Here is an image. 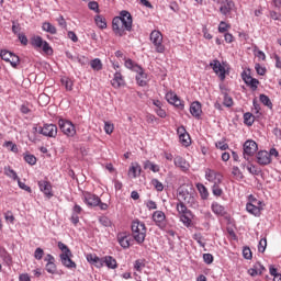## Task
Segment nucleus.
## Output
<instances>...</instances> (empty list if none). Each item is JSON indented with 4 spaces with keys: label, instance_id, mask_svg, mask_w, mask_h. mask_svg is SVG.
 <instances>
[{
    "label": "nucleus",
    "instance_id": "1",
    "mask_svg": "<svg viewBox=\"0 0 281 281\" xmlns=\"http://www.w3.org/2000/svg\"><path fill=\"white\" fill-rule=\"evenodd\" d=\"M112 30L116 36H124L126 32L133 30V16L128 11H121L120 16L112 20Z\"/></svg>",
    "mask_w": 281,
    "mask_h": 281
},
{
    "label": "nucleus",
    "instance_id": "2",
    "mask_svg": "<svg viewBox=\"0 0 281 281\" xmlns=\"http://www.w3.org/2000/svg\"><path fill=\"white\" fill-rule=\"evenodd\" d=\"M132 237L137 243V245H144V240H146V224L144 222H140L139 220H136L132 222Z\"/></svg>",
    "mask_w": 281,
    "mask_h": 281
},
{
    "label": "nucleus",
    "instance_id": "3",
    "mask_svg": "<svg viewBox=\"0 0 281 281\" xmlns=\"http://www.w3.org/2000/svg\"><path fill=\"white\" fill-rule=\"evenodd\" d=\"M125 67L127 69H132V71H136V82L139 85V87H146V80L147 75L144 72V68H142L139 65L135 64L133 59H125Z\"/></svg>",
    "mask_w": 281,
    "mask_h": 281
},
{
    "label": "nucleus",
    "instance_id": "4",
    "mask_svg": "<svg viewBox=\"0 0 281 281\" xmlns=\"http://www.w3.org/2000/svg\"><path fill=\"white\" fill-rule=\"evenodd\" d=\"M83 203L88 205V207H100V210H109V204L102 202L100 196L92 193H83Z\"/></svg>",
    "mask_w": 281,
    "mask_h": 281
},
{
    "label": "nucleus",
    "instance_id": "5",
    "mask_svg": "<svg viewBox=\"0 0 281 281\" xmlns=\"http://www.w3.org/2000/svg\"><path fill=\"white\" fill-rule=\"evenodd\" d=\"M179 199L187 205H190V207L196 205V198H194V190L192 188L190 190L181 188L179 190Z\"/></svg>",
    "mask_w": 281,
    "mask_h": 281
},
{
    "label": "nucleus",
    "instance_id": "6",
    "mask_svg": "<svg viewBox=\"0 0 281 281\" xmlns=\"http://www.w3.org/2000/svg\"><path fill=\"white\" fill-rule=\"evenodd\" d=\"M149 38L158 54H164V52H166V47L164 46V35L161 32L153 31Z\"/></svg>",
    "mask_w": 281,
    "mask_h": 281
},
{
    "label": "nucleus",
    "instance_id": "7",
    "mask_svg": "<svg viewBox=\"0 0 281 281\" xmlns=\"http://www.w3.org/2000/svg\"><path fill=\"white\" fill-rule=\"evenodd\" d=\"M59 128L64 135H67V137H74L76 135V126L71 121L63 120L60 119L58 121Z\"/></svg>",
    "mask_w": 281,
    "mask_h": 281
},
{
    "label": "nucleus",
    "instance_id": "8",
    "mask_svg": "<svg viewBox=\"0 0 281 281\" xmlns=\"http://www.w3.org/2000/svg\"><path fill=\"white\" fill-rule=\"evenodd\" d=\"M258 153V144L255 140H246L244 143V159L249 161L250 157H254Z\"/></svg>",
    "mask_w": 281,
    "mask_h": 281
},
{
    "label": "nucleus",
    "instance_id": "9",
    "mask_svg": "<svg viewBox=\"0 0 281 281\" xmlns=\"http://www.w3.org/2000/svg\"><path fill=\"white\" fill-rule=\"evenodd\" d=\"M218 3L223 16H229L236 10V3L233 0H221Z\"/></svg>",
    "mask_w": 281,
    "mask_h": 281
},
{
    "label": "nucleus",
    "instance_id": "10",
    "mask_svg": "<svg viewBox=\"0 0 281 281\" xmlns=\"http://www.w3.org/2000/svg\"><path fill=\"white\" fill-rule=\"evenodd\" d=\"M0 57L2 60H5V63H10L14 68L19 67L20 58L14 53L10 50H1Z\"/></svg>",
    "mask_w": 281,
    "mask_h": 281
},
{
    "label": "nucleus",
    "instance_id": "11",
    "mask_svg": "<svg viewBox=\"0 0 281 281\" xmlns=\"http://www.w3.org/2000/svg\"><path fill=\"white\" fill-rule=\"evenodd\" d=\"M153 221L161 229L166 232L167 223H166V213L164 211H156L153 214Z\"/></svg>",
    "mask_w": 281,
    "mask_h": 281
},
{
    "label": "nucleus",
    "instance_id": "12",
    "mask_svg": "<svg viewBox=\"0 0 281 281\" xmlns=\"http://www.w3.org/2000/svg\"><path fill=\"white\" fill-rule=\"evenodd\" d=\"M38 133L45 137H56L58 135V127L54 124H44L38 128Z\"/></svg>",
    "mask_w": 281,
    "mask_h": 281
},
{
    "label": "nucleus",
    "instance_id": "13",
    "mask_svg": "<svg viewBox=\"0 0 281 281\" xmlns=\"http://www.w3.org/2000/svg\"><path fill=\"white\" fill-rule=\"evenodd\" d=\"M205 179L213 183V186L217 183H223V176L212 169H206Z\"/></svg>",
    "mask_w": 281,
    "mask_h": 281
},
{
    "label": "nucleus",
    "instance_id": "14",
    "mask_svg": "<svg viewBox=\"0 0 281 281\" xmlns=\"http://www.w3.org/2000/svg\"><path fill=\"white\" fill-rule=\"evenodd\" d=\"M37 186L41 190V192H43V194L48 198L52 199V196H54V192H52V183L47 180H40L37 182Z\"/></svg>",
    "mask_w": 281,
    "mask_h": 281
},
{
    "label": "nucleus",
    "instance_id": "15",
    "mask_svg": "<svg viewBox=\"0 0 281 281\" xmlns=\"http://www.w3.org/2000/svg\"><path fill=\"white\" fill-rule=\"evenodd\" d=\"M210 67H212L213 71L218 76L220 80H225V67L221 65L218 59L211 61Z\"/></svg>",
    "mask_w": 281,
    "mask_h": 281
},
{
    "label": "nucleus",
    "instance_id": "16",
    "mask_svg": "<svg viewBox=\"0 0 281 281\" xmlns=\"http://www.w3.org/2000/svg\"><path fill=\"white\" fill-rule=\"evenodd\" d=\"M166 100L167 102H169V104H173V106L183 111V106H184L183 102L181 101V99H179V97L175 92H168L166 94Z\"/></svg>",
    "mask_w": 281,
    "mask_h": 281
},
{
    "label": "nucleus",
    "instance_id": "17",
    "mask_svg": "<svg viewBox=\"0 0 281 281\" xmlns=\"http://www.w3.org/2000/svg\"><path fill=\"white\" fill-rule=\"evenodd\" d=\"M177 134L179 135L182 146H190V134H188V131H186L183 125L177 128Z\"/></svg>",
    "mask_w": 281,
    "mask_h": 281
},
{
    "label": "nucleus",
    "instance_id": "18",
    "mask_svg": "<svg viewBox=\"0 0 281 281\" xmlns=\"http://www.w3.org/2000/svg\"><path fill=\"white\" fill-rule=\"evenodd\" d=\"M257 164L259 166H269L271 164V157L269 155V151L267 150H260L257 153Z\"/></svg>",
    "mask_w": 281,
    "mask_h": 281
},
{
    "label": "nucleus",
    "instance_id": "19",
    "mask_svg": "<svg viewBox=\"0 0 281 281\" xmlns=\"http://www.w3.org/2000/svg\"><path fill=\"white\" fill-rule=\"evenodd\" d=\"M87 260L90 262V265H93L97 267V269H102L104 267V258H100L97 255L89 254L87 255Z\"/></svg>",
    "mask_w": 281,
    "mask_h": 281
},
{
    "label": "nucleus",
    "instance_id": "20",
    "mask_svg": "<svg viewBox=\"0 0 281 281\" xmlns=\"http://www.w3.org/2000/svg\"><path fill=\"white\" fill-rule=\"evenodd\" d=\"M173 164L177 168H180L182 172H188V170H190V164L181 156H177L173 159Z\"/></svg>",
    "mask_w": 281,
    "mask_h": 281
},
{
    "label": "nucleus",
    "instance_id": "21",
    "mask_svg": "<svg viewBox=\"0 0 281 281\" xmlns=\"http://www.w3.org/2000/svg\"><path fill=\"white\" fill-rule=\"evenodd\" d=\"M71 252L59 255L61 265H64V267H66L67 269H76V263L74 262V260H71Z\"/></svg>",
    "mask_w": 281,
    "mask_h": 281
},
{
    "label": "nucleus",
    "instance_id": "22",
    "mask_svg": "<svg viewBox=\"0 0 281 281\" xmlns=\"http://www.w3.org/2000/svg\"><path fill=\"white\" fill-rule=\"evenodd\" d=\"M190 113L193 117H196V120H199V117H201V113H203V110L201 109V102L194 101L193 103H191Z\"/></svg>",
    "mask_w": 281,
    "mask_h": 281
},
{
    "label": "nucleus",
    "instance_id": "23",
    "mask_svg": "<svg viewBox=\"0 0 281 281\" xmlns=\"http://www.w3.org/2000/svg\"><path fill=\"white\" fill-rule=\"evenodd\" d=\"M112 87L114 89H120V87H124V77L122 76V72L116 71L114 74V78L111 81Z\"/></svg>",
    "mask_w": 281,
    "mask_h": 281
},
{
    "label": "nucleus",
    "instance_id": "24",
    "mask_svg": "<svg viewBox=\"0 0 281 281\" xmlns=\"http://www.w3.org/2000/svg\"><path fill=\"white\" fill-rule=\"evenodd\" d=\"M211 210L214 214H216V216H225V214H227L225 206L218 204V202H213L211 205Z\"/></svg>",
    "mask_w": 281,
    "mask_h": 281
},
{
    "label": "nucleus",
    "instance_id": "25",
    "mask_svg": "<svg viewBox=\"0 0 281 281\" xmlns=\"http://www.w3.org/2000/svg\"><path fill=\"white\" fill-rule=\"evenodd\" d=\"M103 265H105L108 269H117V260H115V258L112 256L103 257Z\"/></svg>",
    "mask_w": 281,
    "mask_h": 281
},
{
    "label": "nucleus",
    "instance_id": "26",
    "mask_svg": "<svg viewBox=\"0 0 281 281\" xmlns=\"http://www.w3.org/2000/svg\"><path fill=\"white\" fill-rule=\"evenodd\" d=\"M117 240L121 247H123V249H128L131 247V240L128 239V236L124 234H119Z\"/></svg>",
    "mask_w": 281,
    "mask_h": 281
},
{
    "label": "nucleus",
    "instance_id": "27",
    "mask_svg": "<svg viewBox=\"0 0 281 281\" xmlns=\"http://www.w3.org/2000/svg\"><path fill=\"white\" fill-rule=\"evenodd\" d=\"M140 172H142V167L139 166V164L135 162V164H132V167L128 170V176L135 179L137 178L138 175H140Z\"/></svg>",
    "mask_w": 281,
    "mask_h": 281
},
{
    "label": "nucleus",
    "instance_id": "28",
    "mask_svg": "<svg viewBox=\"0 0 281 281\" xmlns=\"http://www.w3.org/2000/svg\"><path fill=\"white\" fill-rule=\"evenodd\" d=\"M246 210L249 212V214H254V216H258V214H260V207L254 205L250 202L246 204Z\"/></svg>",
    "mask_w": 281,
    "mask_h": 281
},
{
    "label": "nucleus",
    "instance_id": "29",
    "mask_svg": "<svg viewBox=\"0 0 281 281\" xmlns=\"http://www.w3.org/2000/svg\"><path fill=\"white\" fill-rule=\"evenodd\" d=\"M94 21H95V25H98L100 30H106V19H104V16L97 15L94 18Z\"/></svg>",
    "mask_w": 281,
    "mask_h": 281
},
{
    "label": "nucleus",
    "instance_id": "30",
    "mask_svg": "<svg viewBox=\"0 0 281 281\" xmlns=\"http://www.w3.org/2000/svg\"><path fill=\"white\" fill-rule=\"evenodd\" d=\"M42 30H43L44 32H47L48 34H56V32H57L56 26H54V25H53L52 23H49V22L43 23Z\"/></svg>",
    "mask_w": 281,
    "mask_h": 281
},
{
    "label": "nucleus",
    "instance_id": "31",
    "mask_svg": "<svg viewBox=\"0 0 281 281\" xmlns=\"http://www.w3.org/2000/svg\"><path fill=\"white\" fill-rule=\"evenodd\" d=\"M190 216H192V212L190 211L189 213H184L181 215L180 221L183 223V225H186L187 227H190V225H192V218H190Z\"/></svg>",
    "mask_w": 281,
    "mask_h": 281
},
{
    "label": "nucleus",
    "instance_id": "32",
    "mask_svg": "<svg viewBox=\"0 0 281 281\" xmlns=\"http://www.w3.org/2000/svg\"><path fill=\"white\" fill-rule=\"evenodd\" d=\"M145 170H151V172H159V166L153 164L150 160L144 162Z\"/></svg>",
    "mask_w": 281,
    "mask_h": 281
},
{
    "label": "nucleus",
    "instance_id": "33",
    "mask_svg": "<svg viewBox=\"0 0 281 281\" xmlns=\"http://www.w3.org/2000/svg\"><path fill=\"white\" fill-rule=\"evenodd\" d=\"M259 100L262 104H265V106H268V109H273L271 99H269L266 94H260Z\"/></svg>",
    "mask_w": 281,
    "mask_h": 281
},
{
    "label": "nucleus",
    "instance_id": "34",
    "mask_svg": "<svg viewBox=\"0 0 281 281\" xmlns=\"http://www.w3.org/2000/svg\"><path fill=\"white\" fill-rule=\"evenodd\" d=\"M254 120H255V116L254 114L249 113V112H246L244 114V123L247 125V126H252L254 125Z\"/></svg>",
    "mask_w": 281,
    "mask_h": 281
},
{
    "label": "nucleus",
    "instance_id": "35",
    "mask_svg": "<svg viewBox=\"0 0 281 281\" xmlns=\"http://www.w3.org/2000/svg\"><path fill=\"white\" fill-rule=\"evenodd\" d=\"M44 42L45 41H43V37H41V36H34L31 40V44L33 45V47H38V48L43 47Z\"/></svg>",
    "mask_w": 281,
    "mask_h": 281
},
{
    "label": "nucleus",
    "instance_id": "36",
    "mask_svg": "<svg viewBox=\"0 0 281 281\" xmlns=\"http://www.w3.org/2000/svg\"><path fill=\"white\" fill-rule=\"evenodd\" d=\"M90 66L92 67V69H94V71H100L102 69V60L95 58L90 61Z\"/></svg>",
    "mask_w": 281,
    "mask_h": 281
},
{
    "label": "nucleus",
    "instance_id": "37",
    "mask_svg": "<svg viewBox=\"0 0 281 281\" xmlns=\"http://www.w3.org/2000/svg\"><path fill=\"white\" fill-rule=\"evenodd\" d=\"M184 203L186 202H180L177 205V211L179 212V214H190V210H188V206H186Z\"/></svg>",
    "mask_w": 281,
    "mask_h": 281
},
{
    "label": "nucleus",
    "instance_id": "38",
    "mask_svg": "<svg viewBox=\"0 0 281 281\" xmlns=\"http://www.w3.org/2000/svg\"><path fill=\"white\" fill-rule=\"evenodd\" d=\"M24 160L26 161V164H29L30 166H36V156L32 155V154H26L24 156Z\"/></svg>",
    "mask_w": 281,
    "mask_h": 281
},
{
    "label": "nucleus",
    "instance_id": "39",
    "mask_svg": "<svg viewBox=\"0 0 281 281\" xmlns=\"http://www.w3.org/2000/svg\"><path fill=\"white\" fill-rule=\"evenodd\" d=\"M246 85L247 87H250L252 91H256L258 89V85H260V81L256 78H252Z\"/></svg>",
    "mask_w": 281,
    "mask_h": 281
},
{
    "label": "nucleus",
    "instance_id": "40",
    "mask_svg": "<svg viewBox=\"0 0 281 281\" xmlns=\"http://www.w3.org/2000/svg\"><path fill=\"white\" fill-rule=\"evenodd\" d=\"M151 186H154V188H155V190H157V192H164V183H161L157 179L151 180Z\"/></svg>",
    "mask_w": 281,
    "mask_h": 281
},
{
    "label": "nucleus",
    "instance_id": "41",
    "mask_svg": "<svg viewBox=\"0 0 281 281\" xmlns=\"http://www.w3.org/2000/svg\"><path fill=\"white\" fill-rule=\"evenodd\" d=\"M198 190L202 195V199H206L209 196L207 188H205V186H203L202 183L198 184Z\"/></svg>",
    "mask_w": 281,
    "mask_h": 281
},
{
    "label": "nucleus",
    "instance_id": "42",
    "mask_svg": "<svg viewBox=\"0 0 281 281\" xmlns=\"http://www.w3.org/2000/svg\"><path fill=\"white\" fill-rule=\"evenodd\" d=\"M266 249H267V238H261L258 244V251L260 254H265Z\"/></svg>",
    "mask_w": 281,
    "mask_h": 281
},
{
    "label": "nucleus",
    "instance_id": "43",
    "mask_svg": "<svg viewBox=\"0 0 281 281\" xmlns=\"http://www.w3.org/2000/svg\"><path fill=\"white\" fill-rule=\"evenodd\" d=\"M220 186H221V183L213 184L212 192H213L214 196H221V194H223V189H221Z\"/></svg>",
    "mask_w": 281,
    "mask_h": 281
},
{
    "label": "nucleus",
    "instance_id": "44",
    "mask_svg": "<svg viewBox=\"0 0 281 281\" xmlns=\"http://www.w3.org/2000/svg\"><path fill=\"white\" fill-rule=\"evenodd\" d=\"M223 104H224V106H233L234 105V99H232V97H229V94L224 93Z\"/></svg>",
    "mask_w": 281,
    "mask_h": 281
},
{
    "label": "nucleus",
    "instance_id": "45",
    "mask_svg": "<svg viewBox=\"0 0 281 281\" xmlns=\"http://www.w3.org/2000/svg\"><path fill=\"white\" fill-rule=\"evenodd\" d=\"M89 10H92L93 12L100 13V4H98L97 1H91L88 3Z\"/></svg>",
    "mask_w": 281,
    "mask_h": 281
},
{
    "label": "nucleus",
    "instance_id": "46",
    "mask_svg": "<svg viewBox=\"0 0 281 281\" xmlns=\"http://www.w3.org/2000/svg\"><path fill=\"white\" fill-rule=\"evenodd\" d=\"M43 256H45L43 248H36L34 252L35 260H43Z\"/></svg>",
    "mask_w": 281,
    "mask_h": 281
},
{
    "label": "nucleus",
    "instance_id": "47",
    "mask_svg": "<svg viewBox=\"0 0 281 281\" xmlns=\"http://www.w3.org/2000/svg\"><path fill=\"white\" fill-rule=\"evenodd\" d=\"M5 148H9L12 153H19V147H16V144L12 142H5L4 143Z\"/></svg>",
    "mask_w": 281,
    "mask_h": 281
},
{
    "label": "nucleus",
    "instance_id": "48",
    "mask_svg": "<svg viewBox=\"0 0 281 281\" xmlns=\"http://www.w3.org/2000/svg\"><path fill=\"white\" fill-rule=\"evenodd\" d=\"M99 223H101L103 227H111V220L106 216L99 217Z\"/></svg>",
    "mask_w": 281,
    "mask_h": 281
},
{
    "label": "nucleus",
    "instance_id": "49",
    "mask_svg": "<svg viewBox=\"0 0 281 281\" xmlns=\"http://www.w3.org/2000/svg\"><path fill=\"white\" fill-rule=\"evenodd\" d=\"M255 69L258 76H265V74H267V68L262 67L260 64H255Z\"/></svg>",
    "mask_w": 281,
    "mask_h": 281
},
{
    "label": "nucleus",
    "instance_id": "50",
    "mask_svg": "<svg viewBox=\"0 0 281 281\" xmlns=\"http://www.w3.org/2000/svg\"><path fill=\"white\" fill-rule=\"evenodd\" d=\"M114 128L115 127L112 123H110V122L104 123V131H105L106 135H111V133H113Z\"/></svg>",
    "mask_w": 281,
    "mask_h": 281
},
{
    "label": "nucleus",
    "instance_id": "51",
    "mask_svg": "<svg viewBox=\"0 0 281 281\" xmlns=\"http://www.w3.org/2000/svg\"><path fill=\"white\" fill-rule=\"evenodd\" d=\"M45 270L47 271V273H56V263H46Z\"/></svg>",
    "mask_w": 281,
    "mask_h": 281
},
{
    "label": "nucleus",
    "instance_id": "52",
    "mask_svg": "<svg viewBox=\"0 0 281 281\" xmlns=\"http://www.w3.org/2000/svg\"><path fill=\"white\" fill-rule=\"evenodd\" d=\"M247 170L248 172H250V175H255V177H258V175H260V169L254 165L247 167Z\"/></svg>",
    "mask_w": 281,
    "mask_h": 281
},
{
    "label": "nucleus",
    "instance_id": "53",
    "mask_svg": "<svg viewBox=\"0 0 281 281\" xmlns=\"http://www.w3.org/2000/svg\"><path fill=\"white\" fill-rule=\"evenodd\" d=\"M42 49L45 54H52L54 52L52 49V46H49V43H47L46 41L43 42Z\"/></svg>",
    "mask_w": 281,
    "mask_h": 281
},
{
    "label": "nucleus",
    "instance_id": "54",
    "mask_svg": "<svg viewBox=\"0 0 281 281\" xmlns=\"http://www.w3.org/2000/svg\"><path fill=\"white\" fill-rule=\"evenodd\" d=\"M243 256L246 260H251L252 258L251 249L249 247H245L243 250Z\"/></svg>",
    "mask_w": 281,
    "mask_h": 281
},
{
    "label": "nucleus",
    "instance_id": "55",
    "mask_svg": "<svg viewBox=\"0 0 281 281\" xmlns=\"http://www.w3.org/2000/svg\"><path fill=\"white\" fill-rule=\"evenodd\" d=\"M5 175H7L8 177H10L11 179H13L14 181L19 180V176L16 175V171L13 170V169H8V170L5 171Z\"/></svg>",
    "mask_w": 281,
    "mask_h": 281
},
{
    "label": "nucleus",
    "instance_id": "56",
    "mask_svg": "<svg viewBox=\"0 0 281 281\" xmlns=\"http://www.w3.org/2000/svg\"><path fill=\"white\" fill-rule=\"evenodd\" d=\"M61 82L65 85L67 91H71V89H74V81L70 79H63Z\"/></svg>",
    "mask_w": 281,
    "mask_h": 281
},
{
    "label": "nucleus",
    "instance_id": "57",
    "mask_svg": "<svg viewBox=\"0 0 281 281\" xmlns=\"http://www.w3.org/2000/svg\"><path fill=\"white\" fill-rule=\"evenodd\" d=\"M203 260L206 265H212V262H214V256H212V254H204Z\"/></svg>",
    "mask_w": 281,
    "mask_h": 281
},
{
    "label": "nucleus",
    "instance_id": "58",
    "mask_svg": "<svg viewBox=\"0 0 281 281\" xmlns=\"http://www.w3.org/2000/svg\"><path fill=\"white\" fill-rule=\"evenodd\" d=\"M58 248L63 251V254H71V250L69 249V247L63 244V241L58 243Z\"/></svg>",
    "mask_w": 281,
    "mask_h": 281
},
{
    "label": "nucleus",
    "instance_id": "59",
    "mask_svg": "<svg viewBox=\"0 0 281 281\" xmlns=\"http://www.w3.org/2000/svg\"><path fill=\"white\" fill-rule=\"evenodd\" d=\"M227 30H229V25L227 23H225L224 21H222L218 26V32L221 34H224V32H227Z\"/></svg>",
    "mask_w": 281,
    "mask_h": 281
},
{
    "label": "nucleus",
    "instance_id": "60",
    "mask_svg": "<svg viewBox=\"0 0 281 281\" xmlns=\"http://www.w3.org/2000/svg\"><path fill=\"white\" fill-rule=\"evenodd\" d=\"M193 238L196 240L200 247H205V244L203 243V236L201 234H194Z\"/></svg>",
    "mask_w": 281,
    "mask_h": 281
},
{
    "label": "nucleus",
    "instance_id": "61",
    "mask_svg": "<svg viewBox=\"0 0 281 281\" xmlns=\"http://www.w3.org/2000/svg\"><path fill=\"white\" fill-rule=\"evenodd\" d=\"M216 148H218L220 150H227V148H229V145H227V143L225 142H217L215 144Z\"/></svg>",
    "mask_w": 281,
    "mask_h": 281
},
{
    "label": "nucleus",
    "instance_id": "62",
    "mask_svg": "<svg viewBox=\"0 0 281 281\" xmlns=\"http://www.w3.org/2000/svg\"><path fill=\"white\" fill-rule=\"evenodd\" d=\"M145 267L144 262L142 260H136L134 263L135 271L142 272V268Z\"/></svg>",
    "mask_w": 281,
    "mask_h": 281
},
{
    "label": "nucleus",
    "instance_id": "63",
    "mask_svg": "<svg viewBox=\"0 0 281 281\" xmlns=\"http://www.w3.org/2000/svg\"><path fill=\"white\" fill-rule=\"evenodd\" d=\"M232 175H234V177H237L238 179H243V172H240V169L238 167H233Z\"/></svg>",
    "mask_w": 281,
    "mask_h": 281
},
{
    "label": "nucleus",
    "instance_id": "64",
    "mask_svg": "<svg viewBox=\"0 0 281 281\" xmlns=\"http://www.w3.org/2000/svg\"><path fill=\"white\" fill-rule=\"evenodd\" d=\"M2 260H4L5 265H12V257L10 256V254H4L1 256Z\"/></svg>",
    "mask_w": 281,
    "mask_h": 281
}]
</instances>
